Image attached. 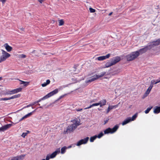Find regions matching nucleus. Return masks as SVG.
<instances>
[{
  "label": "nucleus",
  "mask_w": 160,
  "mask_h": 160,
  "mask_svg": "<svg viewBox=\"0 0 160 160\" xmlns=\"http://www.w3.org/2000/svg\"><path fill=\"white\" fill-rule=\"evenodd\" d=\"M73 124L68 126L66 130H64V133L66 134L73 132V130L75 129L77 127L80 125V120L78 121L77 119H74L71 121Z\"/></svg>",
  "instance_id": "f257e3e1"
},
{
  "label": "nucleus",
  "mask_w": 160,
  "mask_h": 160,
  "mask_svg": "<svg viewBox=\"0 0 160 160\" xmlns=\"http://www.w3.org/2000/svg\"><path fill=\"white\" fill-rule=\"evenodd\" d=\"M139 55V53L138 51L133 52L127 56V59L128 61H131L136 58Z\"/></svg>",
  "instance_id": "f03ea898"
},
{
  "label": "nucleus",
  "mask_w": 160,
  "mask_h": 160,
  "mask_svg": "<svg viewBox=\"0 0 160 160\" xmlns=\"http://www.w3.org/2000/svg\"><path fill=\"white\" fill-rule=\"evenodd\" d=\"M2 55L0 57V62L5 61L10 56V55L4 50L2 49Z\"/></svg>",
  "instance_id": "7ed1b4c3"
},
{
  "label": "nucleus",
  "mask_w": 160,
  "mask_h": 160,
  "mask_svg": "<svg viewBox=\"0 0 160 160\" xmlns=\"http://www.w3.org/2000/svg\"><path fill=\"white\" fill-rule=\"evenodd\" d=\"M89 137H87L83 139H82L78 141L76 145L77 146H79L82 144H85L87 143L89 139Z\"/></svg>",
  "instance_id": "20e7f679"
},
{
  "label": "nucleus",
  "mask_w": 160,
  "mask_h": 160,
  "mask_svg": "<svg viewBox=\"0 0 160 160\" xmlns=\"http://www.w3.org/2000/svg\"><path fill=\"white\" fill-rule=\"evenodd\" d=\"M12 126V124H9L5 125L0 128V132H4Z\"/></svg>",
  "instance_id": "39448f33"
},
{
  "label": "nucleus",
  "mask_w": 160,
  "mask_h": 160,
  "mask_svg": "<svg viewBox=\"0 0 160 160\" xmlns=\"http://www.w3.org/2000/svg\"><path fill=\"white\" fill-rule=\"evenodd\" d=\"M58 92V89H56L52 91V92H50L48 94L46 95L47 98H48L54 95L57 93Z\"/></svg>",
  "instance_id": "423d86ee"
},
{
  "label": "nucleus",
  "mask_w": 160,
  "mask_h": 160,
  "mask_svg": "<svg viewBox=\"0 0 160 160\" xmlns=\"http://www.w3.org/2000/svg\"><path fill=\"white\" fill-rule=\"evenodd\" d=\"M120 60L121 58L119 56H117L112 59L111 61L114 65L118 62Z\"/></svg>",
  "instance_id": "0eeeda50"
},
{
  "label": "nucleus",
  "mask_w": 160,
  "mask_h": 160,
  "mask_svg": "<svg viewBox=\"0 0 160 160\" xmlns=\"http://www.w3.org/2000/svg\"><path fill=\"white\" fill-rule=\"evenodd\" d=\"M110 55V54L108 53L106 56H102L98 57L97 59L99 61H102L107 58H109Z\"/></svg>",
  "instance_id": "6e6552de"
},
{
  "label": "nucleus",
  "mask_w": 160,
  "mask_h": 160,
  "mask_svg": "<svg viewBox=\"0 0 160 160\" xmlns=\"http://www.w3.org/2000/svg\"><path fill=\"white\" fill-rule=\"evenodd\" d=\"M148 50L147 47L145 46L144 48H141L138 51L139 52L140 54H142L146 52Z\"/></svg>",
  "instance_id": "1a4fd4ad"
},
{
  "label": "nucleus",
  "mask_w": 160,
  "mask_h": 160,
  "mask_svg": "<svg viewBox=\"0 0 160 160\" xmlns=\"http://www.w3.org/2000/svg\"><path fill=\"white\" fill-rule=\"evenodd\" d=\"M4 46L5 47L7 51L8 52H10L12 49V48L7 43L4 44Z\"/></svg>",
  "instance_id": "9d476101"
},
{
  "label": "nucleus",
  "mask_w": 160,
  "mask_h": 160,
  "mask_svg": "<svg viewBox=\"0 0 160 160\" xmlns=\"http://www.w3.org/2000/svg\"><path fill=\"white\" fill-rule=\"evenodd\" d=\"M119 126L118 125H115L113 128H111V133H113L116 132L119 128Z\"/></svg>",
  "instance_id": "9b49d317"
},
{
  "label": "nucleus",
  "mask_w": 160,
  "mask_h": 160,
  "mask_svg": "<svg viewBox=\"0 0 160 160\" xmlns=\"http://www.w3.org/2000/svg\"><path fill=\"white\" fill-rule=\"evenodd\" d=\"M146 46L147 47L148 50H149L155 47L154 44H153L152 42L149 43Z\"/></svg>",
  "instance_id": "f8f14e48"
},
{
  "label": "nucleus",
  "mask_w": 160,
  "mask_h": 160,
  "mask_svg": "<svg viewBox=\"0 0 160 160\" xmlns=\"http://www.w3.org/2000/svg\"><path fill=\"white\" fill-rule=\"evenodd\" d=\"M153 112L155 114H158L160 112V106H156L154 108Z\"/></svg>",
  "instance_id": "ddd939ff"
},
{
  "label": "nucleus",
  "mask_w": 160,
  "mask_h": 160,
  "mask_svg": "<svg viewBox=\"0 0 160 160\" xmlns=\"http://www.w3.org/2000/svg\"><path fill=\"white\" fill-rule=\"evenodd\" d=\"M131 121L130 117H128L125 120L122 122V125H124Z\"/></svg>",
  "instance_id": "4468645a"
},
{
  "label": "nucleus",
  "mask_w": 160,
  "mask_h": 160,
  "mask_svg": "<svg viewBox=\"0 0 160 160\" xmlns=\"http://www.w3.org/2000/svg\"><path fill=\"white\" fill-rule=\"evenodd\" d=\"M106 101L105 99H103L99 102H98L100 104L99 105L100 107H102L103 106H104L106 104Z\"/></svg>",
  "instance_id": "2eb2a0df"
},
{
  "label": "nucleus",
  "mask_w": 160,
  "mask_h": 160,
  "mask_svg": "<svg viewBox=\"0 0 160 160\" xmlns=\"http://www.w3.org/2000/svg\"><path fill=\"white\" fill-rule=\"evenodd\" d=\"M116 106H109L108 107V108L107 112L106 113H108L110 111L114 108H116Z\"/></svg>",
  "instance_id": "dca6fc26"
},
{
  "label": "nucleus",
  "mask_w": 160,
  "mask_h": 160,
  "mask_svg": "<svg viewBox=\"0 0 160 160\" xmlns=\"http://www.w3.org/2000/svg\"><path fill=\"white\" fill-rule=\"evenodd\" d=\"M155 46H157L160 43V38L157 39L156 41L152 42Z\"/></svg>",
  "instance_id": "f3484780"
},
{
  "label": "nucleus",
  "mask_w": 160,
  "mask_h": 160,
  "mask_svg": "<svg viewBox=\"0 0 160 160\" xmlns=\"http://www.w3.org/2000/svg\"><path fill=\"white\" fill-rule=\"evenodd\" d=\"M20 82L21 83H20V84H23L24 85V86H27L29 84V82H25L24 81H22L21 80H19Z\"/></svg>",
  "instance_id": "a211bd4d"
},
{
  "label": "nucleus",
  "mask_w": 160,
  "mask_h": 160,
  "mask_svg": "<svg viewBox=\"0 0 160 160\" xmlns=\"http://www.w3.org/2000/svg\"><path fill=\"white\" fill-rule=\"evenodd\" d=\"M50 82V81L49 79H48L46 81V82H44L42 84V87H45L47 85L49 84Z\"/></svg>",
  "instance_id": "6ab92c4d"
},
{
  "label": "nucleus",
  "mask_w": 160,
  "mask_h": 160,
  "mask_svg": "<svg viewBox=\"0 0 160 160\" xmlns=\"http://www.w3.org/2000/svg\"><path fill=\"white\" fill-rule=\"evenodd\" d=\"M22 88H18L16 89H13V92L14 94L18 93L21 91Z\"/></svg>",
  "instance_id": "aec40b11"
},
{
  "label": "nucleus",
  "mask_w": 160,
  "mask_h": 160,
  "mask_svg": "<svg viewBox=\"0 0 160 160\" xmlns=\"http://www.w3.org/2000/svg\"><path fill=\"white\" fill-rule=\"evenodd\" d=\"M111 128H108L105 129L104 131V133L105 134H108L109 133H111Z\"/></svg>",
  "instance_id": "412c9836"
},
{
  "label": "nucleus",
  "mask_w": 160,
  "mask_h": 160,
  "mask_svg": "<svg viewBox=\"0 0 160 160\" xmlns=\"http://www.w3.org/2000/svg\"><path fill=\"white\" fill-rule=\"evenodd\" d=\"M113 65V64L111 61V62H108L105 64V67L108 68Z\"/></svg>",
  "instance_id": "4be33fe9"
},
{
  "label": "nucleus",
  "mask_w": 160,
  "mask_h": 160,
  "mask_svg": "<svg viewBox=\"0 0 160 160\" xmlns=\"http://www.w3.org/2000/svg\"><path fill=\"white\" fill-rule=\"evenodd\" d=\"M106 74V72H101L100 75H96L98 78H101L103 77V76H104L105 74Z\"/></svg>",
  "instance_id": "5701e85b"
},
{
  "label": "nucleus",
  "mask_w": 160,
  "mask_h": 160,
  "mask_svg": "<svg viewBox=\"0 0 160 160\" xmlns=\"http://www.w3.org/2000/svg\"><path fill=\"white\" fill-rule=\"evenodd\" d=\"M153 85L152 84H150L149 87H148V89L147 90L146 92H147V93L149 94L150 92L151 91L152 88L153 87Z\"/></svg>",
  "instance_id": "b1692460"
},
{
  "label": "nucleus",
  "mask_w": 160,
  "mask_h": 160,
  "mask_svg": "<svg viewBox=\"0 0 160 160\" xmlns=\"http://www.w3.org/2000/svg\"><path fill=\"white\" fill-rule=\"evenodd\" d=\"M138 114V113H136L134 115L132 116V118H130V119L131 120V121H134V120L136 119V118L137 117Z\"/></svg>",
  "instance_id": "393cba45"
},
{
  "label": "nucleus",
  "mask_w": 160,
  "mask_h": 160,
  "mask_svg": "<svg viewBox=\"0 0 160 160\" xmlns=\"http://www.w3.org/2000/svg\"><path fill=\"white\" fill-rule=\"evenodd\" d=\"M67 148V147L66 146H64L62 147L61 149V153L62 154L64 153L65 152Z\"/></svg>",
  "instance_id": "a878e982"
},
{
  "label": "nucleus",
  "mask_w": 160,
  "mask_h": 160,
  "mask_svg": "<svg viewBox=\"0 0 160 160\" xmlns=\"http://www.w3.org/2000/svg\"><path fill=\"white\" fill-rule=\"evenodd\" d=\"M97 138V135H95L93 137H92L90 138V141L92 142Z\"/></svg>",
  "instance_id": "bb28decb"
},
{
  "label": "nucleus",
  "mask_w": 160,
  "mask_h": 160,
  "mask_svg": "<svg viewBox=\"0 0 160 160\" xmlns=\"http://www.w3.org/2000/svg\"><path fill=\"white\" fill-rule=\"evenodd\" d=\"M47 98L46 97V95L45 96H44V97H43V98H42L40 99H39L38 100L36 101V102H37V103H39V102H40L42 100H45V99H47Z\"/></svg>",
  "instance_id": "cd10ccee"
},
{
  "label": "nucleus",
  "mask_w": 160,
  "mask_h": 160,
  "mask_svg": "<svg viewBox=\"0 0 160 160\" xmlns=\"http://www.w3.org/2000/svg\"><path fill=\"white\" fill-rule=\"evenodd\" d=\"M36 110V109L33 111L32 112H30L28 113V114L26 115L25 116H24V117H25V118H27V117L30 116H31V115H32V114L33 112H34Z\"/></svg>",
  "instance_id": "c85d7f7f"
},
{
  "label": "nucleus",
  "mask_w": 160,
  "mask_h": 160,
  "mask_svg": "<svg viewBox=\"0 0 160 160\" xmlns=\"http://www.w3.org/2000/svg\"><path fill=\"white\" fill-rule=\"evenodd\" d=\"M152 108V106H151V107H149L147 109L144 111L145 113L146 114H147L149 113L150 110Z\"/></svg>",
  "instance_id": "c756f323"
},
{
  "label": "nucleus",
  "mask_w": 160,
  "mask_h": 160,
  "mask_svg": "<svg viewBox=\"0 0 160 160\" xmlns=\"http://www.w3.org/2000/svg\"><path fill=\"white\" fill-rule=\"evenodd\" d=\"M90 78L92 82L98 79L96 75H94L93 76L91 77Z\"/></svg>",
  "instance_id": "7c9ffc66"
},
{
  "label": "nucleus",
  "mask_w": 160,
  "mask_h": 160,
  "mask_svg": "<svg viewBox=\"0 0 160 160\" xmlns=\"http://www.w3.org/2000/svg\"><path fill=\"white\" fill-rule=\"evenodd\" d=\"M104 135V134L102 132H100L97 135V138H101Z\"/></svg>",
  "instance_id": "2f4dec72"
},
{
  "label": "nucleus",
  "mask_w": 160,
  "mask_h": 160,
  "mask_svg": "<svg viewBox=\"0 0 160 160\" xmlns=\"http://www.w3.org/2000/svg\"><path fill=\"white\" fill-rule=\"evenodd\" d=\"M25 156V155H22L18 156V160H22L24 158Z\"/></svg>",
  "instance_id": "473e14b6"
},
{
  "label": "nucleus",
  "mask_w": 160,
  "mask_h": 160,
  "mask_svg": "<svg viewBox=\"0 0 160 160\" xmlns=\"http://www.w3.org/2000/svg\"><path fill=\"white\" fill-rule=\"evenodd\" d=\"M56 155H57L54 152L50 155V156L51 157V158H55Z\"/></svg>",
  "instance_id": "72a5a7b5"
},
{
  "label": "nucleus",
  "mask_w": 160,
  "mask_h": 160,
  "mask_svg": "<svg viewBox=\"0 0 160 160\" xmlns=\"http://www.w3.org/2000/svg\"><path fill=\"white\" fill-rule=\"evenodd\" d=\"M6 94L9 95V94H14L13 92V90L11 91H8L7 92Z\"/></svg>",
  "instance_id": "f704fd0d"
},
{
  "label": "nucleus",
  "mask_w": 160,
  "mask_h": 160,
  "mask_svg": "<svg viewBox=\"0 0 160 160\" xmlns=\"http://www.w3.org/2000/svg\"><path fill=\"white\" fill-rule=\"evenodd\" d=\"M64 22L63 20L61 19L59 20V25L62 26L64 24Z\"/></svg>",
  "instance_id": "c9c22d12"
},
{
  "label": "nucleus",
  "mask_w": 160,
  "mask_h": 160,
  "mask_svg": "<svg viewBox=\"0 0 160 160\" xmlns=\"http://www.w3.org/2000/svg\"><path fill=\"white\" fill-rule=\"evenodd\" d=\"M20 94H18L17 95H15L14 96H13V99L19 98V97H20Z\"/></svg>",
  "instance_id": "e433bc0d"
},
{
  "label": "nucleus",
  "mask_w": 160,
  "mask_h": 160,
  "mask_svg": "<svg viewBox=\"0 0 160 160\" xmlns=\"http://www.w3.org/2000/svg\"><path fill=\"white\" fill-rule=\"evenodd\" d=\"M90 12H95V10L94 9L92 8H90L89 9Z\"/></svg>",
  "instance_id": "4c0bfd02"
},
{
  "label": "nucleus",
  "mask_w": 160,
  "mask_h": 160,
  "mask_svg": "<svg viewBox=\"0 0 160 160\" xmlns=\"http://www.w3.org/2000/svg\"><path fill=\"white\" fill-rule=\"evenodd\" d=\"M57 155L60 152V148H58L54 152Z\"/></svg>",
  "instance_id": "58836bf2"
},
{
  "label": "nucleus",
  "mask_w": 160,
  "mask_h": 160,
  "mask_svg": "<svg viewBox=\"0 0 160 160\" xmlns=\"http://www.w3.org/2000/svg\"><path fill=\"white\" fill-rule=\"evenodd\" d=\"M18 157L17 156H16V157H13V158H12L11 160H18Z\"/></svg>",
  "instance_id": "ea45409f"
},
{
  "label": "nucleus",
  "mask_w": 160,
  "mask_h": 160,
  "mask_svg": "<svg viewBox=\"0 0 160 160\" xmlns=\"http://www.w3.org/2000/svg\"><path fill=\"white\" fill-rule=\"evenodd\" d=\"M28 134V133H25V132H23L21 136L22 137L25 138V137Z\"/></svg>",
  "instance_id": "a19ab883"
},
{
  "label": "nucleus",
  "mask_w": 160,
  "mask_h": 160,
  "mask_svg": "<svg viewBox=\"0 0 160 160\" xmlns=\"http://www.w3.org/2000/svg\"><path fill=\"white\" fill-rule=\"evenodd\" d=\"M92 82V81L90 78L89 79L85 81V82L86 83H90Z\"/></svg>",
  "instance_id": "79ce46f5"
},
{
  "label": "nucleus",
  "mask_w": 160,
  "mask_h": 160,
  "mask_svg": "<svg viewBox=\"0 0 160 160\" xmlns=\"http://www.w3.org/2000/svg\"><path fill=\"white\" fill-rule=\"evenodd\" d=\"M99 104H100L99 103H96L92 104V107H94V106H98L99 105Z\"/></svg>",
  "instance_id": "37998d69"
},
{
  "label": "nucleus",
  "mask_w": 160,
  "mask_h": 160,
  "mask_svg": "<svg viewBox=\"0 0 160 160\" xmlns=\"http://www.w3.org/2000/svg\"><path fill=\"white\" fill-rule=\"evenodd\" d=\"M21 58H25L26 57V56L24 54H22L20 55Z\"/></svg>",
  "instance_id": "c03bdc74"
},
{
  "label": "nucleus",
  "mask_w": 160,
  "mask_h": 160,
  "mask_svg": "<svg viewBox=\"0 0 160 160\" xmlns=\"http://www.w3.org/2000/svg\"><path fill=\"white\" fill-rule=\"evenodd\" d=\"M50 158H51L50 155H48L46 156V160H49Z\"/></svg>",
  "instance_id": "a18cd8bd"
},
{
  "label": "nucleus",
  "mask_w": 160,
  "mask_h": 160,
  "mask_svg": "<svg viewBox=\"0 0 160 160\" xmlns=\"http://www.w3.org/2000/svg\"><path fill=\"white\" fill-rule=\"evenodd\" d=\"M2 100H7V98H0V101Z\"/></svg>",
  "instance_id": "49530a36"
},
{
  "label": "nucleus",
  "mask_w": 160,
  "mask_h": 160,
  "mask_svg": "<svg viewBox=\"0 0 160 160\" xmlns=\"http://www.w3.org/2000/svg\"><path fill=\"white\" fill-rule=\"evenodd\" d=\"M109 120V118H108L107 119L105 120H104V125H105V124H106L108 122V120Z\"/></svg>",
  "instance_id": "de8ad7c7"
},
{
  "label": "nucleus",
  "mask_w": 160,
  "mask_h": 160,
  "mask_svg": "<svg viewBox=\"0 0 160 160\" xmlns=\"http://www.w3.org/2000/svg\"><path fill=\"white\" fill-rule=\"evenodd\" d=\"M160 82V78L156 80V82L154 83H158Z\"/></svg>",
  "instance_id": "09e8293b"
},
{
  "label": "nucleus",
  "mask_w": 160,
  "mask_h": 160,
  "mask_svg": "<svg viewBox=\"0 0 160 160\" xmlns=\"http://www.w3.org/2000/svg\"><path fill=\"white\" fill-rule=\"evenodd\" d=\"M155 82V81H154V80H152V81H151V84L153 85V84H156L157 83H154L155 82Z\"/></svg>",
  "instance_id": "8fccbe9b"
},
{
  "label": "nucleus",
  "mask_w": 160,
  "mask_h": 160,
  "mask_svg": "<svg viewBox=\"0 0 160 160\" xmlns=\"http://www.w3.org/2000/svg\"><path fill=\"white\" fill-rule=\"evenodd\" d=\"M92 107H93L92 106V105H90V106H89L88 107L84 108V109H89V108H91Z\"/></svg>",
  "instance_id": "3c124183"
},
{
  "label": "nucleus",
  "mask_w": 160,
  "mask_h": 160,
  "mask_svg": "<svg viewBox=\"0 0 160 160\" xmlns=\"http://www.w3.org/2000/svg\"><path fill=\"white\" fill-rule=\"evenodd\" d=\"M13 99V96H12L11 97H10L7 98V100H9L10 99Z\"/></svg>",
  "instance_id": "603ef678"
},
{
  "label": "nucleus",
  "mask_w": 160,
  "mask_h": 160,
  "mask_svg": "<svg viewBox=\"0 0 160 160\" xmlns=\"http://www.w3.org/2000/svg\"><path fill=\"white\" fill-rule=\"evenodd\" d=\"M148 94H149L147 93V92H146L145 93L144 95V96H143L144 97L143 98H144L147 97Z\"/></svg>",
  "instance_id": "864d4df0"
},
{
  "label": "nucleus",
  "mask_w": 160,
  "mask_h": 160,
  "mask_svg": "<svg viewBox=\"0 0 160 160\" xmlns=\"http://www.w3.org/2000/svg\"><path fill=\"white\" fill-rule=\"evenodd\" d=\"M0 1L2 2L3 4H4L6 1V0H0Z\"/></svg>",
  "instance_id": "5fc2aeb1"
},
{
  "label": "nucleus",
  "mask_w": 160,
  "mask_h": 160,
  "mask_svg": "<svg viewBox=\"0 0 160 160\" xmlns=\"http://www.w3.org/2000/svg\"><path fill=\"white\" fill-rule=\"evenodd\" d=\"M37 103V102H36V101H35V102H32V103H31V105H32V106H33V105H34L36 103Z\"/></svg>",
  "instance_id": "6e6d98bb"
},
{
  "label": "nucleus",
  "mask_w": 160,
  "mask_h": 160,
  "mask_svg": "<svg viewBox=\"0 0 160 160\" xmlns=\"http://www.w3.org/2000/svg\"><path fill=\"white\" fill-rule=\"evenodd\" d=\"M30 106H32V105L31 103H30V104H29V105H27L24 108H28V107H30Z\"/></svg>",
  "instance_id": "4d7b16f0"
},
{
  "label": "nucleus",
  "mask_w": 160,
  "mask_h": 160,
  "mask_svg": "<svg viewBox=\"0 0 160 160\" xmlns=\"http://www.w3.org/2000/svg\"><path fill=\"white\" fill-rule=\"evenodd\" d=\"M26 118L25 117H24V116L22 117L19 120V121H21L22 120H23L24 118Z\"/></svg>",
  "instance_id": "13d9d810"
},
{
  "label": "nucleus",
  "mask_w": 160,
  "mask_h": 160,
  "mask_svg": "<svg viewBox=\"0 0 160 160\" xmlns=\"http://www.w3.org/2000/svg\"><path fill=\"white\" fill-rule=\"evenodd\" d=\"M82 110V108H81V109H77V111H81Z\"/></svg>",
  "instance_id": "bf43d9fd"
},
{
  "label": "nucleus",
  "mask_w": 160,
  "mask_h": 160,
  "mask_svg": "<svg viewBox=\"0 0 160 160\" xmlns=\"http://www.w3.org/2000/svg\"><path fill=\"white\" fill-rule=\"evenodd\" d=\"M44 1V0H38V1L40 3H42V2Z\"/></svg>",
  "instance_id": "052dcab7"
},
{
  "label": "nucleus",
  "mask_w": 160,
  "mask_h": 160,
  "mask_svg": "<svg viewBox=\"0 0 160 160\" xmlns=\"http://www.w3.org/2000/svg\"><path fill=\"white\" fill-rule=\"evenodd\" d=\"M95 101L94 100H91L90 101V103H92V102H95Z\"/></svg>",
  "instance_id": "680f3d73"
},
{
  "label": "nucleus",
  "mask_w": 160,
  "mask_h": 160,
  "mask_svg": "<svg viewBox=\"0 0 160 160\" xmlns=\"http://www.w3.org/2000/svg\"><path fill=\"white\" fill-rule=\"evenodd\" d=\"M63 98V96H62H62H60L59 97V98H58V100L60 99H61L62 98Z\"/></svg>",
  "instance_id": "e2e57ef3"
},
{
  "label": "nucleus",
  "mask_w": 160,
  "mask_h": 160,
  "mask_svg": "<svg viewBox=\"0 0 160 160\" xmlns=\"http://www.w3.org/2000/svg\"><path fill=\"white\" fill-rule=\"evenodd\" d=\"M20 29L22 31H24V28H20Z\"/></svg>",
  "instance_id": "0e129e2a"
},
{
  "label": "nucleus",
  "mask_w": 160,
  "mask_h": 160,
  "mask_svg": "<svg viewBox=\"0 0 160 160\" xmlns=\"http://www.w3.org/2000/svg\"><path fill=\"white\" fill-rule=\"evenodd\" d=\"M113 13V12H111L110 13H109V16H111L112 14V13Z\"/></svg>",
  "instance_id": "69168bd1"
},
{
  "label": "nucleus",
  "mask_w": 160,
  "mask_h": 160,
  "mask_svg": "<svg viewBox=\"0 0 160 160\" xmlns=\"http://www.w3.org/2000/svg\"><path fill=\"white\" fill-rule=\"evenodd\" d=\"M66 95V94H65L63 95H62V96H63V98L64 96H65Z\"/></svg>",
  "instance_id": "338daca9"
},
{
  "label": "nucleus",
  "mask_w": 160,
  "mask_h": 160,
  "mask_svg": "<svg viewBox=\"0 0 160 160\" xmlns=\"http://www.w3.org/2000/svg\"><path fill=\"white\" fill-rule=\"evenodd\" d=\"M27 132L26 133H28V134L29 132V131H27Z\"/></svg>",
  "instance_id": "774afa93"
}]
</instances>
